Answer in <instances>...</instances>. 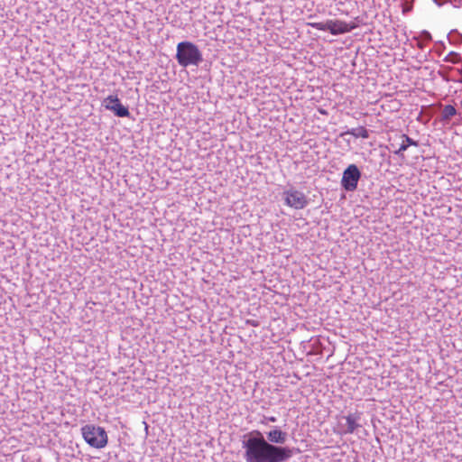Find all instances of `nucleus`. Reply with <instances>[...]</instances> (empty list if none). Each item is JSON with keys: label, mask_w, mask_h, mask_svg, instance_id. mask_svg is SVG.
Listing matches in <instances>:
<instances>
[{"label": "nucleus", "mask_w": 462, "mask_h": 462, "mask_svg": "<svg viewBox=\"0 0 462 462\" xmlns=\"http://www.w3.org/2000/svg\"><path fill=\"white\" fill-rule=\"evenodd\" d=\"M421 36L425 41H431V34L428 31H423Z\"/></svg>", "instance_id": "17"}, {"label": "nucleus", "mask_w": 462, "mask_h": 462, "mask_svg": "<svg viewBox=\"0 0 462 462\" xmlns=\"http://www.w3.org/2000/svg\"><path fill=\"white\" fill-rule=\"evenodd\" d=\"M264 438L265 440L274 445L284 446L288 439V433L279 427L273 426L269 431L265 432Z\"/></svg>", "instance_id": "8"}, {"label": "nucleus", "mask_w": 462, "mask_h": 462, "mask_svg": "<svg viewBox=\"0 0 462 462\" xmlns=\"http://www.w3.org/2000/svg\"><path fill=\"white\" fill-rule=\"evenodd\" d=\"M285 204L295 209H302L309 204V199L305 194L300 190L291 188L283 191Z\"/></svg>", "instance_id": "6"}, {"label": "nucleus", "mask_w": 462, "mask_h": 462, "mask_svg": "<svg viewBox=\"0 0 462 462\" xmlns=\"http://www.w3.org/2000/svg\"><path fill=\"white\" fill-rule=\"evenodd\" d=\"M246 323L250 324L253 327H258L259 326V322L256 321V320H247Z\"/></svg>", "instance_id": "18"}, {"label": "nucleus", "mask_w": 462, "mask_h": 462, "mask_svg": "<svg viewBox=\"0 0 462 462\" xmlns=\"http://www.w3.org/2000/svg\"><path fill=\"white\" fill-rule=\"evenodd\" d=\"M448 39L451 44L459 45L462 42V34L457 30H453L448 33Z\"/></svg>", "instance_id": "13"}, {"label": "nucleus", "mask_w": 462, "mask_h": 462, "mask_svg": "<svg viewBox=\"0 0 462 462\" xmlns=\"http://www.w3.org/2000/svg\"><path fill=\"white\" fill-rule=\"evenodd\" d=\"M346 134H351L356 138L361 137V138L366 139L369 137V131L364 126L352 128V129L348 130Z\"/></svg>", "instance_id": "11"}, {"label": "nucleus", "mask_w": 462, "mask_h": 462, "mask_svg": "<svg viewBox=\"0 0 462 462\" xmlns=\"http://www.w3.org/2000/svg\"><path fill=\"white\" fill-rule=\"evenodd\" d=\"M401 138L402 139V144L398 150L394 151V153L397 155H402V152L406 151L409 146H419V143L407 134H402Z\"/></svg>", "instance_id": "10"}, {"label": "nucleus", "mask_w": 462, "mask_h": 462, "mask_svg": "<svg viewBox=\"0 0 462 462\" xmlns=\"http://www.w3.org/2000/svg\"><path fill=\"white\" fill-rule=\"evenodd\" d=\"M84 440L91 448L101 449L107 445L108 437L103 427L95 424H86L80 429Z\"/></svg>", "instance_id": "3"}, {"label": "nucleus", "mask_w": 462, "mask_h": 462, "mask_svg": "<svg viewBox=\"0 0 462 462\" xmlns=\"http://www.w3.org/2000/svg\"><path fill=\"white\" fill-rule=\"evenodd\" d=\"M362 172L356 164H349L343 171L341 187L347 192L356 190L358 182L361 180Z\"/></svg>", "instance_id": "5"}, {"label": "nucleus", "mask_w": 462, "mask_h": 462, "mask_svg": "<svg viewBox=\"0 0 462 462\" xmlns=\"http://www.w3.org/2000/svg\"><path fill=\"white\" fill-rule=\"evenodd\" d=\"M436 5L439 6H442L445 4V1L443 0H432Z\"/></svg>", "instance_id": "19"}, {"label": "nucleus", "mask_w": 462, "mask_h": 462, "mask_svg": "<svg viewBox=\"0 0 462 462\" xmlns=\"http://www.w3.org/2000/svg\"><path fill=\"white\" fill-rule=\"evenodd\" d=\"M102 106L109 111H112L118 117H128L130 112L127 106H124L116 95H110L106 97Z\"/></svg>", "instance_id": "7"}, {"label": "nucleus", "mask_w": 462, "mask_h": 462, "mask_svg": "<svg viewBox=\"0 0 462 462\" xmlns=\"http://www.w3.org/2000/svg\"><path fill=\"white\" fill-rule=\"evenodd\" d=\"M445 62H449L453 64H457L461 61V58L459 53L455 51H450L443 60Z\"/></svg>", "instance_id": "14"}, {"label": "nucleus", "mask_w": 462, "mask_h": 462, "mask_svg": "<svg viewBox=\"0 0 462 462\" xmlns=\"http://www.w3.org/2000/svg\"><path fill=\"white\" fill-rule=\"evenodd\" d=\"M175 59L180 66H199L203 61L199 47L191 42L184 41L177 44Z\"/></svg>", "instance_id": "2"}, {"label": "nucleus", "mask_w": 462, "mask_h": 462, "mask_svg": "<svg viewBox=\"0 0 462 462\" xmlns=\"http://www.w3.org/2000/svg\"><path fill=\"white\" fill-rule=\"evenodd\" d=\"M276 421H277V419L274 416H270V417L264 416L263 420L262 422L266 424L267 422H276Z\"/></svg>", "instance_id": "16"}, {"label": "nucleus", "mask_w": 462, "mask_h": 462, "mask_svg": "<svg viewBox=\"0 0 462 462\" xmlns=\"http://www.w3.org/2000/svg\"><path fill=\"white\" fill-rule=\"evenodd\" d=\"M310 25L319 31H328L333 35L349 32L356 27V23H347L340 20H328L325 23H310Z\"/></svg>", "instance_id": "4"}, {"label": "nucleus", "mask_w": 462, "mask_h": 462, "mask_svg": "<svg viewBox=\"0 0 462 462\" xmlns=\"http://www.w3.org/2000/svg\"><path fill=\"white\" fill-rule=\"evenodd\" d=\"M457 114V109L452 105L444 106L441 112V120L448 122L454 116Z\"/></svg>", "instance_id": "12"}, {"label": "nucleus", "mask_w": 462, "mask_h": 462, "mask_svg": "<svg viewBox=\"0 0 462 462\" xmlns=\"http://www.w3.org/2000/svg\"><path fill=\"white\" fill-rule=\"evenodd\" d=\"M343 419L346 420V424L341 425L342 433L344 434H352L356 430L361 427V424L359 423L360 413L358 412L349 413L343 417Z\"/></svg>", "instance_id": "9"}, {"label": "nucleus", "mask_w": 462, "mask_h": 462, "mask_svg": "<svg viewBox=\"0 0 462 462\" xmlns=\"http://www.w3.org/2000/svg\"><path fill=\"white\" fill-rule=\"evenodd\" d=\"M242 448L246 462H287L293 455L291 448L265 440L264 435L256 430L243 436Z\"/></svg>", "instance_id": "1"}, {"label": "nucleus", "mask_w": 462, "mask_h": 462, "mask_svg": "<svg viewBox=\"0 0 462 462\" xmlns=\"http://www.w3.org/2000/svg\"><path fill=\"white\" fill-rule=\"evenodd\" d=\"M412 1L413 0H411V2H409L408 0H405V2L403 3V5H402V12L404 14L411 11V9H412Z\"/></svg>", "instance_id": "15"}]
</instances>
